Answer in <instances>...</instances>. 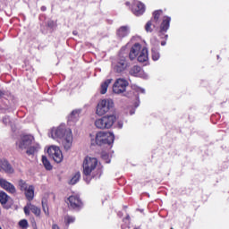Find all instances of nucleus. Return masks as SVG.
I'll return each instance as SVG.
<instances>
[{"instance_id":"dca6fc26","label":"nucleus","mask_w":229,"mask_h":229,"mask_svg":"<svg viewBox=\"0 0 229 229\" xmlns=\"http://www.w3.org/2000/svg\"><path fill=\"white\" fill-rule=\"evenodd\" d=\"M126 69H128V61H126V58L123 57L117 61L115 71L116 72H123V71H126Z\"/></svg>"},{"instance_id":"f3484780","label":"nucleus","mask_w":229,"mask_h":229,"mask_svg":"<svg viewBox=\"0 0 229 229\" xmlns=\"http://www.w3.org/2000/svg\"><path fill=\"white\" fill-rule=\"evenodd\" d=\"M0 171H4V173L9 174H13V168L6 159H0Z\"/></svg>"},{"instance_id":"ddd939ff","label":"nucleus","mask_w":229,"mask_h":229,"mask_svg":"<svg viewBox=\"0 0 229 229\" xmlns=\"http://www.w3.org/2000/svg\"><path fill=\"white\" fill-rule=\"evenodd\" d=\"M142 51V46L140 45V43H135L129 53V58L130 60H135V58H137V56H139V53H140Z\"/></svg>"},{"instance_id":"412c9836","label":"nucleus","mask_w":229,"mask_h":229,"mask_svg":"<svg viewBox=\"0 0 229 229\" xmlns=\"http://www.w3.org/2000/svg\"><path fill=\"white\" fill-rule=\"evenodd\" d=\"M95 126L98 128V130H106V124H105V116H102L101 118H98L95 121Z\"/></svg>"},{"instance_id":"20e7f679","label":"nucleus","mask_w":229,"mask_h":229,"mask_svg":"<svg viewBox=\"0 0 229 229\" xmlns=\"http://www.w3.org/2000/svg\"><path fill=\"white\" fill-rule=\"evenodd\" d=\"M83 180L86 183H90V180L96 176V168L98 167V158L87 156L82 163Z\"/></svg>"},{"instance_id":"e433bc0d","label":"nucleus","mask_w":229,"mask_h":229,"mask_svg":"<svg viewBox=\"0 0 229 229\" xmlns=\"http://www.w3.org/2000/svg\"><path fill=\"white\" fill-rule=\"evenodd\" d=\"M117 216H118V217H123V214L122 211H119V212L117 213Z\"/></svg>"},{"instance_id":"f03ea898","label":"nucleus","mask_w":229,"mask_h":229,"mask_svg":"<svg viewBox=\"0 0 229 229\" xmlns=\"http://www.w3.org/2000/svg\"><path fill=\"white\" fill-rule=\"evenodd\" d=\"M115 135L111 131H99L96 136L90 135L91 146H114Z\"/></svg>"},{"instance_id":"37998d69","label":"nucleus","mask_w":229,"mask_h":229,"mask_svg":"<svg viewBox=\"0 0 229 229\" xmlns=\"http://www.w3.org/2000/svg\"><path fill=\"white\" fill-rule=\"evenodd\" d=\"M41 10H43V11L46 10V7H42Z\"/></svg>"},{"instance_id":"0eeeda50","label":"nucleus","mask_w":229,"mask_h":229,"mask_svg":"<svg viewBox=\"0 0 229 229\" xmlns=\"http://www.w3.org/2000/svg\"><path fill=\"white\" fill-rule=\"evenodd\" d=\"M47 153L49 157H51V158L56 162V164H60V162L64 160V154H62L60 148L56 146H51L48 148Z\"/></svg>"},{"instance_id":"58836bf2","label":"nucleus","mask_w":229,"mask_h":229,"mask_svg":"<svg viewBox=\"0 0 229 229\" xmlns=\"http://www.w3.org/2000/svg\"><path fill=\"white\" fill-rule=\"evenodd\" d=\"M114 88H115V83L113 84V92H115Z\"/></svg>"},{"instance_id":"c9c22d12","label":"nucleus","mask_w":229,"mask_h":229,"mask_svg":"<svg viewBox=\"0 0 229 229\" xmlns=\"http://www.w3.org/2000/svg\"><path fill=\"white\" fill-rule=\"evenodd\" d=\"M52 229H60V226H58V225H56V224H54L52 225Z\"/></svg>"},{"instance_id":"39448f33","label":"nucleus","mask_w":229,"mask_h":229,"mask_svg":"<svg viewBox=\"0 0 229 229\" xmlns=\"http://www.w3.org/2000/svg\"><path fill=\"white\" fill-rule=\"evenodd\" d=\"M115 106V103L112 98H103L98 101L96 107V115L98 117H103V115H106L108 112H112L114 107Z\"/></svg>"},{"instance_id":"ea45409f","label":"nucleus","mask_w":229,"mask_h":229,"mask_svg":"<svg viewBox=\"0 0 229 229\" xmlns=\"http://www.w3.org/2000/svg\"><path fill=\"white\" fill-rule=\"evenodd\" d=\"M129 27L127 26H124V27H122L121 30H128Z\"/></svg>"},{"instance_id":"aec40b11","label":"nucleus","mask_w":229,"mask_h":229,"mask_svg":"<svg viewBox=\"0 0 229 229\" xmlns=\"http://www.w3.org/2000/svg\"><path fill=\"white\" fill-rule=\"evenodd\" d=\"M114 81V79H107L100 86V94H106V91L108 90V87L110 83Z\"/></svg>"},{"instance_id":"a19ab883","label":"nucleus","mask_w":229,"mask_h":229,"mask_svg":"<svg viewBox=\"0 0 229 229\" xmlns=\"http://www.w3.org/2000/svg\"><path fill=\"white\" fill-rule=\"evenodd\" d=\"M73 35H78V31L77 30H73Z\"/></svg>"},{"instance_id":"cd10ccee","label":"nucleus","mask_w":229,"mask_h":229,"mask_svg":"<svg viewBox=\"0 0 229 229\" xmlns=\"http://www.w3.org/2000/svg\"><path fill=\"white\" fill-rule=\"evenodd\" d=\"M160 58V53H158V50L157 48H152V60L154 62H157Z\"/></svg>"},{"instance_id":"f257e3e1","label":"nucleus","mask_w":229,"mask_h":229,"mask_svg":"<svg viewBox=\"0 0 229 229\" xmlns=\"http://www.w3.org/2000/svg\"><path fill=\"white\" fill-rule=\"evenodd\" d=\"M49 137L53 139H64L63 146L66 151H69L72 146V130L67 128L65 124L54 127L49 133Z\"/></svg>"},{"instance_id":"c756f323","label":"nucleus","mask_w":229,"mask_h":229,"mask_svg":"<svg viewBox=\"0 0 229 229\" xmlns=\"http://www.w3.org/2000/svg\"><path fill=\"white\" fill-rule=\"evenodd\" d=\"M19 226L21 229H28V227L30 226V225L28 224V220L26 219H22L19 222Z\"/></svg>"},{"instance_id":"a878e982","label":"nucleus","mask_w":229,"mask_h":229,"mask_svg":"<svg viewBox=\"0 0 229 229\" xmlns=\"http://www.w3.org/2000/svg\"><path fill=\"white\" fill-rule=\"evenodd\" d=\"M42 163L47 171H51V169H53V165H51V163L46 156L42 157Z\"/></svg>"},{"instance_id":"a18cd8bd","label":"nucleus","mask_w":229,"mask_h":229,"mask_svg":"<svg viewBox=\"0 0 229 229\" xmlns=\"http://www.w3.org/2000/svg\"><path fill=\"white\" fill-rule=\"evenodd\" d=\"M126 4H127V5L130 4V3L127 2Z\"/></svg>"},{"instance_id":"2eb2a0df","label":"nucleus","mask_w":229,"mask_h":229,"mask_svg":"<svg viewBox=\"0 0 229 229\" xmlns=\"http://www.w3.org/2000/svg\"><path fill=\"white\" fill-rule=\"evenodd\" d=\"M0 187L11 194H15V192H17L15 186L4 179H0Z\"/></svg>"},{"instance_id":"4be33fe9","label":"nucleus","mask_w":229,"mask_h":229,"mask_svg":"<svg viewBox=\"0 0 229 229\" xmlns=\"http://www.w3.org/2000/svg\"><path fill=\"white\" fill-rule=\"evenodd\" d=\"M140 71H142V68L140 66L134 65L130 69L129 73L131 74V76L137 77L139 76Z\"/></svg>"},{"instance_id":"473e14b6","label":"nucleus","mask_w":229,"mask_h":229,"mask_svg":"<svg viewBox=\"0 0 229 229\" xmlns=\"http://www.w3.org/2000/svg\"><path fill=\"white\" fill-rule=\"evenodd\" d=\"M3 123H4V124H10V117L9 116H4L3 118Z\"/></svg>"},{"instance_id":"72a5a7b5","label":"nucleus","mask_w":229,"mask_h":229,"mask_svg":"<svg viewBox=\"0 0 229 229\" xmlns=\"http://www.w3.org/2000/svg\"><path fill=\"white\" fill-rule=\"evenodd\" d=\"M48 27H50V28H55V21H48Z\"/></svg>"},{"instance_id":"bb28decb","label":"nucleus","mask_w":229,"mask_h":229,"mask_svg":"<svg viewBox=\"0 0 229 229\" xmlns=\"http://www.w3.org/2000/svg\"><path fill=\"white\" fill-rule=\"evenodd\" d=\"M131 218L130 217V215H126V216L123 219V222L124 223L123 225H122L123 229L130 228Z\"/></svg>"},{"instance_id":"1a4fd4ad","label":"nucleus","mask_w":229,"mask_h":229,"mask_svg":"<svg viewBox=\"0 0 229 229\" xmlns=\"http://www.w3.org/2000/svg\"><path fill=\"white\" fill-rule=\"evenodd\" d=\"M25 216H30V212L36 216L40 217V214L42 211L40 210V208L31 204L30 202L27 203V205L23 208Z\"/></svg>"},{"instance_id":"393cba45","label":"nucleus","mask_w":229,"mask_h":229,"mask_svg":"<svg viewBox=\"0 0 229 229\" xmlns=\"http://www.w3.org/2000/svg\"><path fill=\"white\" fill-rule=\"evenodd\" d=\"M80 178H81V174L80 172L75 173L69 182L70 185H76L80 182Z\"/></svg>"},{"instance_id":"5701e85b","label":"nucleus","mask_w":229,"mask_h":229,"mask_svg":"<svg viewBox=\"0 0 229 229\" xmlns=\"http://www.w3.org/2000/svg\"><path fill=\"white\" fill-rule=\"evenodd\" d=\"M10 201V196L4 191H0V203L1 205H6Z\"/></svg>"},{"instance_id":"9d476101","label":"nucleus","mask_w":229,"mask_h":229,"mask_svg":"<svg viewBox=\"0 0 229 229\" xmlns=\"http://www.w3.org/2000/svg\"><path fill=\"white\" fill-rule=\"evenodd\" d=\"M128 85L130 83L125 79H117L115 81V94H124Z\"/></svg>"},{"instance_id":"9b49d317","label":"nucleus","mask_w":229,"mask_h":229,"mask_svg":"<svg viewBox=\"0 0 229 229\" xmlns=\"http://www.w3.org/2000/svg\"><path fill=\"white\" fill-rule=\"evenodd\" d=\"M164 13L162 10H157L153 13V19L151 21H148L145 25V30H151V26H154V28H157V23L158 22V20L160 19V16Z\"/></svg>"},{"instance_id":"7c9ffc66","label":"nucleus","mask_w":229,"mask_h":229,"mask_svg":"<svg viewBox=\"0 0 229 229\" xmlns=\"http://www.w3.org/2000/svg\"><path fill=\"white\" fill-rule=\"evenodd\" d=\"M165 33H167V30H161L159 31V36L161 37V38H165V40H167L169 36Z\"/></svg>"},{"instance_id":"49530a36","label":"nucleus","mask_w":229,"mask_h":229,"mask_svg":"<svg viewBox=\"0 0 229 229\" xmlns=\"http://www.w3.org/2000/svg\"><path fill=\"white\" fill-rule=\"evenodd\" d=\"M121 94H123V96H126V95L124 94V92H123V93H121Z\"/></svg>"},{"instance_id":"4c0bfd02","label":"nucleus","mask_w":229,"mask_h":229,"mask_svg":"<svg viewBox=\"0 0 229 229\" xmlns=\"http://www.w3.org/2000/svg\"><path fill=\"white\" fill-rule=\"evenodd\" d=\"M3 96H4V92L0 91V99H2Z\"/></svg>"},{"instance_id":"f704fd0d","label":"nucleus","mask_w":229,"mask_h":229,"mask_svg":"<svg viewBox=\"0 0 229 229\" xmlns=\"http://www.w3.org/2000/svg\"><path fill=\"white\" fill-rule=\"evenodd\" d=\"M117 128H119L120 130H121V128H123V122L117 123Z\"/></svg>"},{"instance_id":"6ab92c4d","label":"nucleus","mask_w":229,"mask_h":229,"mask_svg":"<svg viewBox=\"0 0 229 229\" xmlns=\"http://www.w3.org/2000/svg\"><path fill=\"white\" fill-rule=\"evenodd\" d=\"M148 48L143 47L140 52V55L138 56V62L140 64H144V62H148Z\"/></svg>"},{"instance_id":"7ed1b4c3","label":"nucleus","mask_w":229,"mask_h":229,"mask_svg":"<svg viewBox=\"0 0 229 229\" xmlns=\"http://www.w3.org/2000/svg\"><path fill=\"white\" fill-rule=\"evenodd\" d=\"M35 138L31 135H24L16 143V146L21 151L26 149L27 155H35L40 149V145L35 144Z\"/></svg>"},{"instance_id":"b1692460","label":"nucleus","mask_w":229,"mask_h":229,"mask_svg":"<svg viewBox=\"0 0 229 229\" xmlns=\"http://www.w3.org/2000/svg\"><path fill=\"white\" fill-rule=\"evenodd\" d=\"M169 24H171V17L165 16L161 23V30H169Z\"/></svg>"},{"instance_id":"c03bdc74","label":"nucleus","mask_w":229,"mask_h":229,"mask_svg":"<svg viewBox=\"0 0 229 229\" xmlns=\"http://www.w3.org/2000/svg\"><path fill=\"white\" fill-rule=\"evenodd\" d=\"M139 1H137V0H134V3H138Z\"/></svg>"},{"instance_id":"2f4dec72","label":"nucleus","mask_w":229,"mask_h":229,"mask_svg":"<svg viewBox=\"0 0 229 229\" xmlns=\"http://www.w3.org/2000/svg\"><path fill=\"white\" fill-rule=\"evenodd\" d=\"M42 208H43V212L46 216H49V208H47V204L44 203V201L42 202Z\"/></svg>"},{"instance_id":"79ce46f5","label":"nucleus","mask_w":229,"mask_h":229,"mask_svg":"<svg viewBox=\"0 0 229 229\" xmlns=\"http://www.w3.org/2000/svg\"><path fill=\"white\" fill-rule=\"evenodd\" d=\"M161 46H165V41H162Z\"/></svg>"},{"instance_id":"c85d7f7f","label":"nucleus","mask_w":229,"mask_h":229,"mask_svg":"<svg viewBox=\"0 0 229 229\" xmlns=\"http://www.w3.org/2000/svg\"><path fill=\"white\" fill-rule=\"evenodd\" d=\"M64 221L66 225H71L72 223H74V221H76V218L74 216L67 215L64 216Z\"/></svg>"},{"instance_id":"423d86ee","label":"nucleus","mask_w":229,"mask_h":229,"mask_svg":"<svg viewBox=\"0 0 229 229\" xmlns=\"http://www.w3.org/2000/svg\"><path fill=\"white\" fill-rule=\"evenodd\" d=\"M19 187L21 191H25V196L28 201H32L33 198H35V188L33 185H30L26 183V182L21 180L19 182Z\"/></svg>"},{"instance_id":"6e6552de","label":"nucleus","mask_w":229,"mask_h":229,"mask_svg":"<svg viewBox=\"0 0 229 229\" xmlns=\"http://www.w3.org/2000/svg\"><path fill=\"white\" fill-rule=\"evenodd\" d=\"M66 203L71 207V208H73L74 210H80L81 207H83V202H81V199H80V197L76 195L70 196Z\"/></svg>"},{"instance_id":"a211bd4d","label":"nucleus","mask_w":229,"mask_h":229,"mask_svg":"<svg viewBox=\"0 0 229 229\" xmlns=\"http://www.w3.org/2000/svg\"><path fill=\"white\" fill-rule=\"evenodd\" d=\"M104 122L106 124V130H110L112 126L115 123V115L114 114H106L104 115Z\"/></svg>"},{"instance_id":"4468645a","label":"nucleus","mask_w":229,"mask_h":229,"mask_svg":"<svg viewBox=\"0 0 229 229\" xmlns=\"http://www.w3.org/2000/svg\"><path fill=\"white\" fill-rule=\"evenodd\" d=\"M146 12V6L141 2H135L132 5V13L139 17Z\"/></svg>"},{"instance_id":"f8f14e48","label":"nucleus","mask_w":229,"mask_h":229,"mask_svg":"<svg viewBox=\"0 0 229 229\" xmlns=\"http://www.w3.org/2000/svg\"><path fill=\"white\" fill-rule=\"evenodd\" d=\"M81 114V109L72 110L67 117L68 124L72 125L75 123H78Z\"/></svg>"}]
</instances>
